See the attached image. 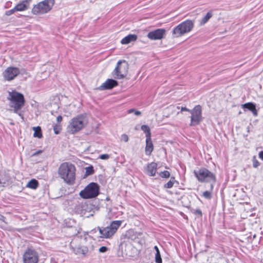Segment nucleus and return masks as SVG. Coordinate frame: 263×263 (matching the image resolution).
Instances as JSON below:
<instances>
[{"label": "nucleus", "instance_id": "nucleus-1", "mask_svg": "<svg viewBox=\"0 0 263 263\" xmlns=\"http://www.w3.org/2000/svg\"><path fill=\"white\" fill-rule=\"evenodd\" d=\"M76 168L73 164L69 162H63L58 168V174L66 183L72 185L76 180Z\"/></svg>", "mask_w": 263, "mask_h": 263}, {"label": "nucleus", "instance_id": "nucleus-2", "mask_svg": "<svg viewBox=\"0 0 263 263\" xmlns=\"http://www.w3.org/2000/svg\"><path fill=\"white\" fill-rule=\"evenodd\" d=\"M7 99L9 101V106L13 108L14 113L18 114L20 116L21 114L19 110L25 105V99L24 95L15 90L9 91Z\"/></svg>", "mask_w": 263, "mask_h": 263}, {"label": "nucleus", "instance_id": "nucleus-3", "mask_svg": "<svg viewBox=\"0 0 263 263\" xmlns=\"http://www.w3.org/2000/svg\"><path fill=\"white\" fill-rule=\"evenodd\" d=\"M194 26V21L187 20L176 26L173 30L174 37H179L191 32Z\"/></svg>", "mask_w": 263, "mask_h": 263}, {"label": "nucleus", "instance_id": "nucleus-4", "mask_svg": "<svg viewBox=\"0 0 263 263\" xmlns=\"http://www.w3.org/2000/svg\"><path fill=\"white\" fill-rule=\"evenodd\" d=\"M55 3V0H44L34 5L31 12L34 15H42L49 12Z\"/></svg>", "mask_w": 263, "mask_h": 263}, {"label": "nucleus", "instance_id": "nucleus-5", "mask_svg": "<svg viewBox=\"0 0 263 263\" xmlns=\"http://www.w3.org/2000/svg\"><path fill=\"white\" fill-rule=\"evenodd\" d=\"M194 174L200 182H215L216 181L215 174L206 168L201 167L198 170H194Z\"/></svg>", "mask_w": 263, "mask_h": 263}, {"label": "nucleus", "instance_id": "nucleus-6", "mask_svg": "<svg viewBox=\"0 0 263 263\" xmlns=\"http://www.w3.org/2000/svg\"><path fill=\"white\" fill-rule=\"evenodd\" d=\"M121 220H115L110 222L109 226L105 228L98 227L101 237L104 238L111 237L117 232L122 224Z\"/></svg>", "mask_w": 263, "mask_h": 263}, {"label": "nucleus", "instance_id": "nucleus-7", "mask_svg": "<svg viewBox=\"0 0 263 263\" xmlns=\"http://www.w3.org/2000/svg\"><path fill=\"white\" fill-rule=\"evenodd\" d=\"M99 192V185L96 183L91 182L82 190L79 195L83 199H90L97 197Z\"/></svg>", "mask_w": 263, "mask_h": 263}, {"label": "nucleus", "instance_id": "nucleus-8", "mask_svg": "<svg viewBox=\"0 0 263 263\" xmlns=\"http://www.w3.org/2000/svg\"><path fill=\"white\" fill-rule=\"evenodd\" d=\"M85 116L81 115L72 118L69 122L68 130L71 134H74L84 126Z\"/></svg>", "mask_w": 263, "mask_h": 263}, {"label": "nucleus", "instance_id": "nucleus-9", "mask_svg": "<svg viewBox=\"0 0 263 263\" xmlns=\"http://www.w3.org/2000/svg\"><path fill=\"white\" fill-rule=\"evenodd\" d=\"M128 68V64L126 61H118L112 73L115 78L117 79L124 78L127 74Z\"/></svg>", "mask_w": 263, "mask_h": 263}, {"label": "nucleus", "instance_id": "nucleus-10", "mask_svg": "<svg viewBox=\"0 0 263 263\" xmlns=\"http://www.w3.org/2000/svg\"><path fill=\"white\" fill-rule=\"evenodd\" d=\"M191 123L190 126L198 125L202 120V107L200 105H196L193 109L191 110Z\"/></svg>", "mask_w": 263, "mask_h": 263}, {"label": "nucleus", "instance_id": "nucleus-11", "mask_svg": "<svg viewBox=\"0 0 263 263\" xmlns=\"http://www.w3.org/2000/svg\"><path fill=\"white\" fill-rule=\"evenodd\" d=\"M24 263H37L39 261V254L32 248H27L23 255Z\"/></svg>", "mask_w": 263, "mask_h": 263}, {"label": "nucleus", "instance_id": "nucleus-12", "mask_svg": "<svg viewBox=\"0 0 263 263\" xmlns=\"http://www.w3.org/2000/svg\"><path fill=\"white\" fill-rule=\"evenodd\" d=\"M20 73V69L15 67H8L3 73L4 79L6 81H10L13 80Z\"/></svg>", "mask_w": 263, "mask_h": 263}, {"label": "nucleus", "instance_id": "nucleus-13", "mask_svg": "<svg viewBox=\"0 0 263 263\" xmlns=\"http://www.w3.org/2000/svg\"><path fill=\"white\" fill-rule=\"evenodd\" d=\"M165 33V30L164 29H157L150 31L147 34V37L152 40H161L163 37Z\"/></svg>", "mask_w": 263, "mask_h": 263}, {"label": "nucleus", "instance_id": "nucleus-14", "mask_svg": "<svg viewBox=\"0 0 263 263\" xmlns=\"http://www.w3.org/2000/svg\"><path fill=\"white\" fill-rule=\"evenodd\" d=\"M118 82L113 79H107L98 89L100 90L110 89L118 85Z\"/></svg>", "mask_w": 263, "mask_h": 263}, {"label": "nucleus", "instance_id": "nucleus-15", "mask_svg": "<svg viewBox=\"0 0 263 263\" xmlns=\"http://www.w3.org/2000/svg\"><path fill=\"white\" fill-rule=\"evenodd\" d=\"M73 245V242H71L70 247L76 254L86 255L88 253L89 250L87 247L85 246L74 247Z\"/></svg>", "mask_w": 263, "mask_h": 263}, {"label": "nucleus", "instance_id": "nucleus-16", "mask_svg": "<svg viewBox=\"0 0 263 263\" xmlns=\"http://www.w3.org/2000/svg\"><path fill=\"white\" fill-rule=\"evenodd\" d=\"M31 0H24L17 4L15 8L17 11H23L28 9Z\"/></svg>", "mask_w": 263, "mask_h": 263}, {"label": "nucleus", "instance_id": "nucleus-17", "mask_svg": "<svg viewBox=\"0 0 263 263\" xmlns=\"http://www.w3.org/2000/svg\"><path fill=\"white\" fill-rule=\"evenodd\" d=\"M157 168V164L155 162H151L147 164L146 173L150 176H154L156 174Z\"/></svg>", "mask_w": 263, "mask_h": 263}, {"label": "nucleus", "instance_id": "nucleus-18", "mask_svg": "<svg viewBox=\"0 0 263 263\" xmlns=\"http://www.w3.org/2000/svg\"><path fill=\"white\" fill-rule=\"evenodd\" d=\"M154 150V146L151 137L146 138V146L145 152L146 155H150Z\"/></svg>", "mask_w": 263, "mask_h": 263}, {"label": "nucleus", "instance_id": "nucleus-19", "mask_svg": "<svg viewBox=\"0 0 263 263\" xmlns=\"http://www.w3.org/2000/svg\"><path fill=\"white\" fill-rule=\"evenodd\" d=\"M137 39V35L130 34L124 37L121 41L122 44H127L132 42L135 41Z\"/></svg>", "mask_w": 263, "mask_h": 263}, {"label": "nucleus", "instance_id": "nucleus-20", "mask_svg": "<svg viewBox=\"0 0 263 263\" xmlns=\"http://www.w3.org/2000/svg\"><path fill=\"white\" fill-rule=\"evenodd\" d=\"M243 107L245 108H247L249 110H250V111H251L254 116H257V110L256 109L255 105L253 104V103H246L243 105Z\"/></svg>", "mask_w": 263, "mask_h": 263}, {"label": "nucleus", "instance_id": "nucleus-21", "mask_svg": "<svg viewBox=\"0 0 263 263\" xmlns=\"http://www.w3.org/2000/svg\"><path fill=\"white\" fill-rule=\"evenodd\" d=\"M39 186V182L38 181L34 179H32L31 180H30L27 184L26 187L33 189L35 190L37 189V187Z\"/></svg>", "mask_w": 263, "mask_h": 263}, {"label": "nucleus", "instance_id": "nucleus-22", "mask_svg": "<svg viewBox=\"0 0 263 263\" xmlns=\"http://www.w3.org/2000/svg\"><path fill=\"white\" fill-rule=\"evenodd\" d=\"M33 129L34 130L33 136L38 138L42 137V134L41 128L40 126L33 127Z\"/></svg>", "mask_w": 263, "mask_h": 263}, {"label": "nucleus", "instance_id": "nucleus-23", "mask_svg": "<svg viewBox=\"0 0 263 263\" xmlns=\"http://www.w3.org/2000/svg\"><path fill=\"white\" fill-rule=\"evenodd\" d=\"M141 129L145 133L146 138L151 137V130L149 127L147 125H142L141 127Z\"/></svg>", "mask_w": 263, "mask_h": 263}, {"label": "nucleus", "instance_id": "nucleus-24", "mask_svg": "<svg viewBox=\"0 0 263 263\" xmlns=\"http://www.w3.org/2000/svg\"><path fill=\"white\" fill-rule=\"evenodd\" d=\"M212 16V13L210 12H208L205 16H204L201 20L200 22V25H203L205 24Z\"/></svg>", "mask_w": 263, "mask_h": 263}, {"label": "nucleus", "instance_id": "nucleus-25", "mask_svg": "<svg viewBox=\"0 0 263 263\" xmlns=\"http://www.w3.org/2000/svg\"><path fill=\"white\" fill-rule=\"evenodd\" d=\"M176 182L175 179L174 177H172L164 185V187L166 189H171L173 186L174 183Z\"/></svg>", "mask_w": 263, "mask_h": 263}, {"label": "nucleus", "instance_id": "nucleus-26", "mask_svg": "<svg viewBox=\"0 0 263 263\" xmlns=\"http://www.w3.org/2000/svg\"><path fill=\"white\" fill-rule=\"evenodd\" d=\"M94 170L92 166L86 167L85 168V175L89 176L93 174Z\"/></svg>", "mask_w": 263, "mask_h": 263}, {"label": "nucleus", "instance_id": "nucleus-27", "mask_svg": "<svg viewBox=\"0 0 263 263\" xmlns=\"http://www.w3.org/2000/svg\"><path fill=\"white\" fill-rule=\"evenodd\" d=\"M62 130L61 125L59 124H56L53 126V131L55 134H59Z\"/></svg>", "mask_w": 263, "mask_h": 263}, {"label": "nucleus", "instance_id": "nucleus-28", "mask_svg": "<svg viewBox=\"0 0 263 263\" xmlns=\"http://www.w3.org/2000/svg\"><path fill=\"white\" fill-rule=\"evenodd\" d=\"M159 175L162 178H167L170 176V173L167 171H164L159 173Z\"/></svg>", "mask_w": 263, "mask_h": 263}, {"label": "nucleus", "instance_id": "nucleus-29", "mask_svg": "<svg viewBox=\"0 0 263 263\" xmlns=\"http://www.w3.org/2000/svg\"><path fill=\"white\" fill-rule=\"evenodd\" d=\"M203 196L206 199H211L212 197V192L206 191L203 193Z\"/></svg>", "mask_w": 263, "mask_h": 263}, {"label": "nucleus", "instance_id": "nucleus-30", "mask_svg": "<svg viewBox=\"0 0 263 263\" xmlns=\"http://www.w3.org/2000/svg\"><path fill=\"white\" fill-rule=\"evenodd\" d=\"M252 161H253V166L254 167L256 168L259 165V162L256 159L255 156L253 157Z\"/></svg>", "mask_w": 263, "mask_h": 263}, {"label": "nucleus", "instance_id": "nucleus-31", "mask_svg": "<svg viewBox=\"0 0 263 263\" xmlns=\"http://www.w3.org/2000/svg\"><path fill=\"white\" fill-rule=\"evenodd\" d=\"M16 11H17L15 9V8L14 7V8H13V9H12L11 10L6 11L5 12V14L6 15H7V16H10V15H12V14H13Z\"/></svg>", "mask_w": 263, "mask_h": 263}, {"label": "nucleus", "instance_id": "nucleus-32", "mask_svg": "<svg viewBox=\"0 0 263 263\" xmlns=\"http://www.w3.org/2000/svg\"><path fill=\"white\" fill-rule=\"evenodd\" d=\"M135 114L136 116H139L141 114V112L140 111L138 110H135L134 109H130L128 110V113L130 114L133 113Z\"/></svg>", "mask_w": 263, "mask_h": 263}, {"label": "nucleus", "instance_id": "nucleus-33", "mask_svg": "<svg viewBox=\"0 0 263 263\" xmlns=\"http://www.w3.org/2000/svg\"><path fill=\"white\" fill-rule=\"evenodd\" d=\"M110 158V156L108 154H102L99 156V158L102 160H107Z\"/></svg>", "mask_w": 263, "mask_h": 263}, {"label": "nucleus", "instance_id": "nucleus-34", "mask_svg": "<svg viewBox=\"0 0 263 263\" xmlns=\"http://www.w3.org/2000/svg\"><path fill=\"white\" fill-rule=\"evenodd\" d=\"M162 261L161 255L160 252L156 253L155 255V261Z\"/></svg>", "mask_w": 263, "mask_h": 263}, {"label": "nucleus", "instance_id": "nucleus-35", "mask_svg": "<svg viewBox=\"0 0 263 263\" xmlns=\"http://www.w3.org/2000/svg\"><path fill=\"white\" fill-rule=\"evenodd\" d=\"M108 250V248L105 246H102L99 249V252L100 253H105Z\"/></svg>", "mask_w": 263, "mask_h": 263}, {"label": "nucleus", "instance_id": "nucleus-36", "mask_svg": "<svg viewBox=\"0 0 263 263\" xmlns=\"http://www.w3.org/2000/svg\"><path fill=\"white\" fill-rule=\"evenodd\" d=\"M121 140L122 141H124L125 142H127L128 140V137L127 135L126 134H123L122 136H121Z\"/></svg>", "mask_w": 263, "mask_h": 263}, {"label": "nucleus", "instance_id": "nucleus-37", "mask_svg": "<svg viewBox=\"0 0 263 263\" xmlns=\"http://www.w3.org/2000/svg\"><path fill=\"white\" fill-rule=\"evenodd\" d=\"M62 119H63V117L62 116L60 115V116H58L57 118V121L58 123L57 124H59L62 121Z\"/></svg>", "mask_w": 263, "mask_h": 263}, {"label": "nucleus", "instance_id": "nucleus-38", "mask_svg": "<svg viewBox=\"0 0 263 263\" xmlns=\"http://www.w3.org/2000/svg\"><path fill=\"white\" fill-rule=\"evenodd\" d=\"M189 111L190 112L191 110L187 108L186 107H181V111Z\"/></svg>", "mask_w": 263, "mask_h": 263}, {"label": "nucleus", "instance_id": "nucleus-39", "mask_svg": "<svg viewBox=\"0 0 263 263\" xmlns=\"http://www.w3.org/2000/svg\"><path fill=\"white\" fill-rule=\"evenodd\" d=\"M259 157L260 159L263 160V151L259 152Z\"/></svg>", "mask_w": 263, "mask_h": 263}, {"label": "nucleus", "instance_id": "nucleus-40", "mask_svg": "<svg viewBox=\"0 0 263 263\" xmlns=\"http://www.w3.org/2000/svg\"><path fill=\"white\" fill-rule=\"evenodd\" d=\"M42 152V151H37L36 152H35L33 155L32 156H36V155H39V154L41 153Z\"/></svg>", "mask_w": 263, "mask_h": 263}, {"label": "nucleus", "instance_id": "nucleus-41", "mask_svg": "<svg viewBox=\"0 0 263 263\" xmlns=\"http://www.w3.org/2000/svg\"><path fill=\"white\" fill-rule=\"evenodd\" d=\"M196 213L200 215H202V212L199 209H197L196 210Z\"/></svg>", "mask_w": 263, "mask_h": 263}, {"label": "nucleus", "instance_id": "nucleus-42", "mask_svg": "<svg viewBox=\"0 0 263 263\" xmlns=\"http://www.w3.org/2000/svg\"><path fill=\"white\" fill-rule=\"evenodd\" d=\"M154 249L155 250V251H156V253L160 252V251H159V249H158V247H157V246H155L154 247Z\"/></svg>", "mask_w": 263, "mask_h": 263}, {"label": "nucleus", "instance_id": "nucleus-43", "mask_svg": "<svg viewBox=\"0 0 263 263\" xmlns=\"http://www.w3.org/2000/svg\"><path fill=\"white\" fill-rule=\"evenodd\" d=\"M54 112H55V111H54V110H51V114L52 115H54Z\"/></svg>", "mask_w": 263, "mask_h": 263}, {"label": "nucleus", "instance_id": "nucleus-44", "mask_svg": "<svg viewBox=\"0 0 263 263\" xmlns=\"http://www.w3.org/2000/svg\"><path fill=\"white\" fill-rule=\"evenodd\" d=\"M156 263H162V261H156Z\"/></svg>", "mask_w": 263, "mask_h": 263}, {"label": "nucleus", "instance_id": "nucleus-45", "mask_svg": "<svg viewBox=\"0 0 263 263\" xmlns=\"http://www.w3.org/2000/svg\"><path fill=\"white\" fill-rule=\"evenodd\" d=\"M213 188V185L212 184L211 185V189L212 190Z\"/></svg>", "mask_w": 263, "mask_h": 263}, {"label": "nucleus", "instance_id": "nucleus-46", "mask_svg": "<svg viewBox=\"0 0 263 263\" xmlns=\"http://www.w3.org/2000/svg\"><path fill=\"white\" fill-rule=\"evenodd\" d=\"M256 237V235H254L253 238H255Z\"/></svg>", "mask_w": 263, "mask_h": 263}]
</instances>
